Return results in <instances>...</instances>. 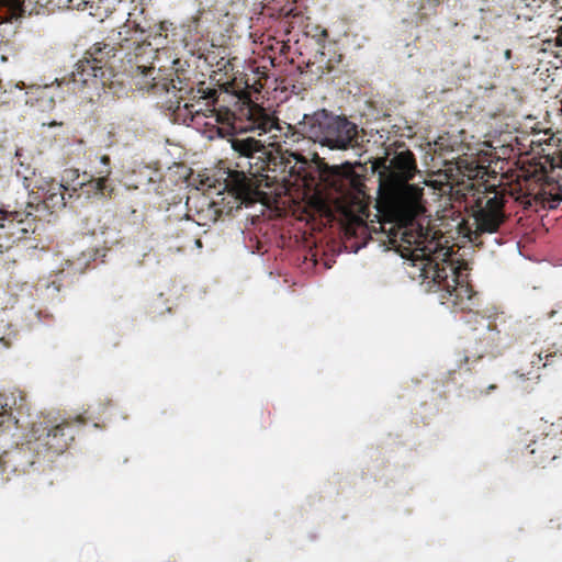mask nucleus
Returning a JSON list of instances; mask_svg holds the SVG:
<instances>
[{"label":"nucleus","mask_w":562,"mask_h":562,"mask_svg":"<svg viewBox=\"0 0 562 562\" xmlns=\"http://www.w3.org/2000/svg\"><path fill=\"white\" fill-rule=\"evenodd\" d=\"M469 360H470V356H468V355H467V356L464 357V361L468 363V362H469Z\"/></svg>","instance_id":"nucleus-29"},{"label":"nucleus","mask_w":562,"mask_h":562,"mask_svg":"<svg viewBox=\"0 0 562 562\" xmlns=\"http://www.w3.org/2000/svg\"><path fill=\"white\" fill-rule=\"evenodd\" d=\"M183 97L180 95L175 104L171 102L169 109L172 110L178 119L183 116V122L187 123L188 119L193 121L195 116L204 114V111L212 112V117H214L215 122L220 124L217 126V134L221 137H226L231 135L234 137V133L238 130L249 131L247 128V124L245 126L238 125L237 121L245 117L241 115V110L239 111V117H237L236 113L231 111L229 109H220L215 110V103L218 100L217 90L214 88H210L205 86V82H199L196 88H191L189 91V100L181 104Z\"/></svg>","instance_id":"nucleus-6"},{"label":"nucleus","mask_w":562,"mask_h":562,"mask_svg":"<svg viewBox=\"0 0 562 562\" xmlns=\"http://www.w3.org/2000/svg\"><path fill=\"white\" fill-rule=\"evenodd\" d=\"M36 217L37 214H34L27 205L24 210H19L15 218L9 227V232H7V235L2 237V239L7 240L8 244H0V248L4 247L5 249H9L15 241L24 239L29 233H34L36 229Z\"/></svg>","instance_id":"nucleus-13"},{"label":"nucleus","mask_w":562,"mask_h":562,"mask_svg":"<svg viewBox=\"0 0 562 562\" xmlns=\"http://www.w3.org/2000/svg\"><path fill=\"white\" fill-rule=\"evenodd\" d=\"M560 335L562 336V321H561V327H560Z\"/></svg>","instance_id":"nucleus-30"},{"label":"nucleus","mask_w":562,"mask_h":562,"mask_svg":"<svg viewBox=\"0 0 562 562\" xmlns=\"http://www.w3.org/2000/svg\"><path fill=\"white\" fill-rule=\"evenodd\" d=\"M561 24L558 26V35H557V42L559 46H562V18L560 19Z\"/></svg>","instance_id":"nucleus-25"},{"label":"nucleus","mask_w":562,"mask_h":562,"mask_svg":"<svg viewBox=\"0 0 562 562\" xmlns=\"http://www.w3.org/2000/svg\"><path fill=\"white\" fill-rule=\"evenodd\" d=\"M105 165L101 161V157L99 158V166L95 169H104Z\"/></svg>","instance_id":"nucleus-28"},{"label":"nucleus","mask_w":562,"mask_h":562,"mask_svg":"<svg viewBox=\"0 0 562 562\" xmlns=\"http://www.w3.org/2000/svg\"><path fill=\"white\" fill-rule=\"evenodd\" d=\"M52 89H53L52 86H49V87L46 86L43 89H41V97L42 98L47 97V98H49L50 102H54V95L50 92Z\"/></svg>","instance_id":"nucleus-23"},{"label":"nucleus","mask_w":562,"mask_h":562,"mask_svg":"<svg viewBox=\"0 0 562 562\" xmlns=\"http://www.w3.org/2000/svg\"><path fill=\"white\" fill-rule=\"evenodd\" d=\"M192 241L198 246V247H202V241L200 238L198 237H193Z\"/></svg>","instance_id":"nucleus-27"},{"label":"nucleus","mask_w":562,"mask_h":562,"mask_svg":"<svg viewBox=\"0 0 562 562\" xmlns=\"http://www.w3.org/2000/svg\"><path fill=\"white\" fill-rule=\"evenodd\" d=\"M228 140L237 170L229 172L225 188L244 202H277L293 191L306 195L341 188L338 170L328 166L317 153L307 159L299 151L271 147L244 134Z\"/></svg>","instance_id":"nucleus-1"},{"label":"nucleus","mask_w":562,"mask_h":562,"mask_svg":"<svg viewBox=\"0 0 562 562\" xmlns=\"http://www.w3.org/2000/svg\"><path fill=\"white\" fill-rule=\"evenodd\" d=\"M512 57H513L512 49H509V48L505 49V52H504V58H505L506 60H510V59H512Z\"/></svg>","instance_id":"nucleus-26"},{"label":"nucleus","mask_w":562,"mask_h":562,"mask_svg":"<svg viewBox=\"0 0 562 562\" xmlns=\"http://www.w3.org/2000/svg\"><path fill=\"white\" fill-rule=\"evenodd\" d=\"M349 182V186L352 190V193L355 194L356 199H366L367 192H366V184L359 177H352L347 179Z\"/></svg>","instance_id":"nucleus-18"},{"label":"nucleus","mask_w":562,"mask_h":562,"mask_svg":"<svg viewBox=\"0 0 562 562\" xmlns=\"http://www.w3.org/2000/svg\"><path fill=\"white\" fill-rule=\"evenodd\" d=\"M113 45L98 42L93 44L81 60L76 64V69L71 74V79L64 81L67 90L77 92L80 88L95 86L98 79L105 75V68L116 54Z\"/></svg>","instance_id":"nucleus-8"},{"label":"nucleus","mask_w":562,"mask_h":562,"mask_svg":"<svg viewBox=\"0 0 562 562\" xmlns=\"http://www.w3.org/2000/svg\"><path fill=\"white\" fill-rule=\"evenodd\" d=\"M557 351H547L544 355L542 351L535 352L532 355V359L530 360V363L532 367H537L538 369L541 367H547L552 363L553 358L557 357Z\"/></svg>","instance_id":"nucleus-17"},{"label":"nucleus","mask_w":562,"mask_h":562,"mask_svg":"<svg viewBox=\"0 0 562 562\" xmlns=\"http://www.w3.org/2000/svg\"><path fill=\"white\" fill-rule=\"evenodd\" d=\"M78 182H83V179L80 180V173L78 169H66L64 170L61 181L59 183L65 184V187H68L65 189L66 191H74L76 192L79 189Z\"/></svg>","instance_id":"nucleus-16"},{"label":"nucleus","mask_w":562,"mask_h":562,"mask_svg":"<svg viewBox=\"0 0 562 562\" xmlns=\"http://www.w3.org/2000/svg\"><path fill=\"white\" fill-rule=\"evenodd\" d=\"M420 250V265L418 277L422 284L428 292H438L441 304L447 305L452 311L469 312V317L477 321L480 318V334L475 337L476 346L471 350H467L475 359H481L485 355H493L494 350L501 342V331L497 329L496 323L472 313L476 306V293L472 288L459 281V267L450 260V248L431 249L430 247Z\"/></svg>","instance_id":"nucleus-3"},{"label":"nucleus","mask_w":562,"mask_h":562,"mask_svg":"<svg viewBox=\"0 0 562 562\" xmlns=\"http://www.w3.org/2000/svg\"><path fill=\"white\" fill-rule=\"evenodd\" d=\"M85 424V419L80 416L72 419H65L57 425L33 428L34 434H38L35 442L38 447L45 448L55 454H60L75 439V428L80 427Z\"/></svg>","instance_id":"nucleus-9"},{"label":"nucleus","mask_w":562,"mask_h":562,"mask_svg":"<svg viewBox=\"0 0 562 562\" xmlns=\"http://www.w3.org/2000/svg\"><path fill=\"white\" fill-rule=\"evenodd\" d=\"M104 169H94V175L83 173V182H78L81 193L87 198L111 199L114 193V186L110 180L112 175L111 159L108 155L101 156Z\"/></svg>","instance_id":"nucleus-11"},{"label":"nucleus","mask_w":562,"mask_h":562,"mask_svg":"<svg viewBox=\"0 0 562 562\" xmlns=\"http://www.w3.org/2000/svg\"><path fill=\"white\" fill-rule=\"evenodd\" d=\"M18 212L19 210H11L10 205H2L0 207V239H2V237L7 235V232H9V227Z\"/></svg>","instance_id":"nucleus-15"},{"label":"nucleus","mask_w":562,"mask_h":562,"mask_svg":"<svg viewBox=\"0 0 562 562\" xmlns=\"http://www.w3.org/2000/svg\"><path fill=\"white\" fill-rule=\"evenodd\" d=\"M35 188L37 189V196L35 198L36 203L34 201L27 202V207H30L34 214L38 213L41 210H47L49 213H54L66 206L65 189L68 187H65V184L58 183L54 179H43L37 182Z\"/></svg>","instance_id":"nucleus-10"},{"label":"nucleus","mask_w":562,"mask_h":562,"mask_svg":"<svg viewBox=\"0 0 562 562\" xmlns=\"http://www.w3.org/2000/svg\"><path fill=\"white\" fill-rule=\"evenodd\" d=\"M0 416H8L9 418L15 416L13 415V408L10 404V398L3 395H0Z\"/></svg>","instance_id":"nucleus-19"},{"label":"nucleus","mask_w":562,"mask_h":562,"mask_svg":"<svg viewBox=\"0 0 562 562\" xmlns=\"http://www.w3.org/2000/svg\"><path fill=\"white\" fill-rule=\"evenodd\" d=\"M530 447V462L535 467L546 468L548 463L558 459V453L562 450V439L557 435H546L533 440Z\"/></svg>","instance_id":"nucleus-12"},{"label":"nucleus","mask_w":562,"mask_h":562,"mask_svg":"<svg viewBox=\"0 0 562 562\" xmlns=\"http://www.w3.org/2000/svg\"><path fill=\"white\" fill-rule=\"evenodd\" d=\"M137 69H140L142 74L147 77L149 76L154 70H155V67L154 66H149V67H146V66H137Z\"/></svg>","instance_id":"nucleus-24"},{"label":"nucleus","mask_w":562,"mask_h":562,"mask_svg":"<svg viewBox=\"0 0 562 562\" xmlns=\"http://www.w3.org/2000/svg\"><path fill=\"white\" fill-rule=\"evenodd\" d=\"M497 389V384L496 383H491L486 386V389H483V387H480L479 390L475 391L476 395H488L492 391H495Z\"/></svg>","instance_id":"nucleus-22"},{"label":"nucleus","mask_w":562,"mask_h":562,"mask_svg":"<svg viewBox=\"0 0 562 562\" xmlns=\"http://www.w3.org/2000/svg\"><path fill=\"white\" fill-rule=\"evenodd\" d=\"M379 172L378 201L380 212L386 214L391 222L402 226V240L416 247L412 251L414 267L420 265V250L430 247L442 249L438 243L430 240L425 244L428 232L417 222L425 212L423 205L424 191L409 182L418 173L414 153L403 142H395L386 149L385 156L376 158L372 166Z\"/></svg>","instance_id":"nucleus-2"},{"label":"nucleus","mask_w":562,"mask_h":562,"mask_svg":"<svg viewBox=\"0 0 562 562\" xmlns=\"http://www.w3.org/2000/svg\"><path fill=\"white\" fill-rule=\"evenodd\" d=\"M200 225H206V222H204V223H201L200 221L191 222L190 218L187 217L183 221L184 227H182L181 231H192V229H195V227L200 226Z\"/></svg>","instance_id":"nucleus-21"},{"label":"nucleus","mask_w":562,"mask_h":562,"mask_svg":"<svg viewBox=\"0 0 562 562\" xmlns=\"http://www.w3.org/2000/svg\"><path fill=\"white\" fill-rule=\"evenodd\" d=\"M464 209L473 217L474 228L467 226V237L475 243L482 234L496 233L506 221L504 195L495 188L469 181L456 190Z\"/></svg>","instance_id":"nucleus-4"},{"label":"nucleus","mask_w":562,"mask_h":562,"mask_svg":"<svg viewBox=\"0 0 562 562\" xmlns=\"http://www.w3.org/2000/svg\"><path fill=\"white\" fill-rule=\"evenodd\" d=\"M306 138L327 146L330 149H347L358 143V126L342 116H336L326 110L305 114L301 121Z\"/></svg>","instance_id":"nucleus-7"},{"label":"nucleus","mask_w":562,"mask_h":562,"mask_svg":"<svg viewBox=\"0 0 562 562\" xmlns=\"http://www.w3.org/2000/svg\"><path fill=\"white\" fill-rule=\"evenodd\" d=\"M25 0H0V24L12 22L22 16L24 9L23 3ZM38 3L40 0H34Z\"/></svg>","instance_id":"nucleus-14"},{"label":"nucleus","mask_w":562,"mask_h":562,"mask_svg":"<svg viewBox=\"0 0 562 562\" xmlns=\"http://www.w3.org/2000/svg\"><path fill=\"white\" fill-rule=\"evenodd\" d=\"M224 92L236 95L239 100H246L241 109V115L247 121L249 131H259V135L269 134L271 143L268 146L279 147L280 144H295L306 138L305 132L302 131L301 122L295 127L286 122L280 121L274 113L269 112L265 108L254 103L249 99L247 91L235 88V81H227L221 86Z\"/></svg>","instance_id":"nucleus-5"},{"label":"nucleus","mask_w":562,"mask_h":562,"mask_svg":"<svg viewBox=\"0 0 562 562\" xmlns=\"http://www.w3.org/2000/svg\"><path fill=\"white\" fill-rule=\"evenodd\" d=\"M207 212L210 213V221L216 222L221 211L216 207L215 203L207 202Z\"/></svg>","instance_id":"nucleus-20"}]
</instances>
